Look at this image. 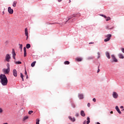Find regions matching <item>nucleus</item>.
Wrapping results in <instances>:
<instances>
[{
    "label": "nucleus",
    "mask_w": 124,
    "mask_h": 124,
    "mask_svg": "<svg viewBox=\"0 0 124 124\" xmlns=\"http://www.w3.org/2000/svg\"><path fill=\"white\" fill-rule=\"evenodd\" d=\"M97 55H98L97 59H99V58H100V53L98 52Z\"/></svg>",
    "instance_id": "nucleus-33"
},
{
    "label": "nucleus",
    "mask_w": 124,
    "mask_h": 124,
    "mask_svg": "<svg viewBox=\"0 0 124 124\" xmlns=\"http://www.w3.org/2000/svg\"><path fill=\"white\" fill-rule=\"evenodd\" d=\"M32 113H33V111H32V110L29 111L28 112L29 115H31V114H32Z\"/></svg>",
    "instance_id": "nucleus-31"
},
{
    "label": "nucleus",
    "mask_w": 124,
    "mask_h": 124,
    "mask_svg": "<svg viewBox=\"0 0 124 124\" xmlns=\"http://www.w3.org/2000/svg\"><path fill=\"white\" fill-rule=\"evenodd\" d=\"M2 13H3V14H4V12H3Z\"/></svg>",
    "instance_id": "nucleus-53"
},
{
    "label": "nucleus",
    "mask_w": 124,
    "mask_h": 124,
    "mask_svg": "<svg viewBox=\"0 0 124 124\" xmlns=\"http://www.w3.org/2000/svg\"><path fill=\"white\" fill-rule=\"evenodd\" d=\"M75 108V106H74V108Z\"/></svg>",
    "instance_id": "nucleus-55"
},
{
    "label": "nucleus",
    "mask_w": 124,
    "mask_h": 124,
    "mask_svg": "<svg viewBox=\"0 0 124 124\" xmlns=\"http://www.w3.org/2000/svg\"><path fill=\"white\" fill-rule=\"evenodd\" d=\"M100 71V70L99 69V68H98L97 70V73H98Z\"/></svg>",
    "instance_id": "nucleus-42"
},
{
    "label": "nucleus",
    "mask_w": 124,
    "mask_h": 124,
    "mask_svg": "<svg viewBox=\"0 0 124 124\" xmlns=\"http://www.w3.org/2000/svg\"><path fill=\"white\" fill-rule=\"evenodd\" d=\"M29 78V76H28V75H26V79H28Z\"/></svg>",
    "instance_id": "nucleus-46"
},
{
    "label": "nucleus",
    "mask_w": 124,
    "mask_h": 124,
    "mask_svg": "<svg viewBox=\"0 0 124 124\" xmlns=\"http://www.w3.org/2000/svg\"><path fill=\"white\" fill-rule=\"evenodd\" d=\"M20 77L21 78H24V75L22 73H20Z\"/></svg>",
    "instance_id": "nucleus-35"
},
{
    "label": "nucleus",
    "mask_w": 124,
    "mask_h": 124,
    "mask_svg": "<svg viewBox=\"0 0 124 124\" xmlns=\"http://www.w3.org/2000/svg\"><path fill=\"white\" fill-rule=\"evenodd\" d=\"M93 43H94L93 42H90V43H89V44H90V45H91V44H93Z\"/></svg>",
    "instance_id": "nucleus-44"
},
{
    "label": "nucleus",
    "mask_w": 124,
    "mask_h": 124,
    "mask_svg": "<svg viewBox=\"0 0 124 124\" xmlns=\"http://www.w3.org/2000/svg\"><path fill=\"white\" fill-rule=\"evenodd\" d=\"M22 79V81H24V78H21Z\"/></svg>",
    "instance_id": "nucleus-51"
},
{
    "label": "nucleus",
    "mask_w": 124,
    "mask_h": 124,
    "mask_svg": "<svg viewBox=\"0 0 124 124\" xmlns=\"http://www.w3.org/2000/svg\"><path fill=\"white\" fill-rule=\"evenodd\" d=\"M13 75H14V76H15V77H17V70H16V69L13 70Z\"/></svg>",
    "instance_id": "nucleus-11"
},
{
    "label": "nucleus",
    "mask_w": 124,
    "mask_h": 124,
    "mask_svg": "<svg viewBox=\"0 0 124 124\" xmlns=\"http://www.w3.org/2000/svg\"><path fill=\"white\" fill-rule=\"evenodd\" d=\"M115 109L116 111L118 112V113H119V114H122V112H121V110H120V108H119V107L116 106L115 107Z\"/></svg>",
    "instance_id": "nucleus-12"
},
{
    "label": "nucleus",
    "mask_w": 124,
    "mask_h": 124,
    "mask_svg": "<svg viewBox=\"0 0 124 124\" xmlns=\"http://www.w3.org/2000/svg\"><path fill=\"white\" fill-rule=\"evenodd\" d=\"M3 112V109L1 108H0V114H1Z\"/></svg>",
    "instance_id": "nucleus-32"
},
{
    "label": "nucleus",
    "mask_w": 124,
    "mask_h": 124,
    "mask_svg": "<svg viewBox=\"0 0 124 124\" xmlns=\"http://www.w3.org/2000/svg\"><path fill=\"white\" fill-rule=\"evenodd\" d=\"M15 62L16 64H21V63H22V62L20 61Z\"/></svg>",
    "instance_id": "nucleus-25"
},
{
    "label": "nucleus",
    "mask_w": 124,
    "mask_h": 124,
    "mask_svg": "<svg viewBox=\"0 0 124 124\" xmlns=\"http://www.w3.org/2000/svg\"><path fill=\"white\" fill-rule=\"evenodd\" d=\"M19 48H20L21 51H22V49H23V45L22 44H19Z\"/></svg>",
    "instance_id": "nucleus-28"
},
{
    "label": "nucleus",
    "mask_w": 124,
    "mask_h": 124,
    "mask_svg": "<svg viewBox=\"0 0 124 124\" xmlns=\"http://www.w3.org/2000/svg\"><path fill=\"white\" fill-rule=\"evenodd\" d=\"M26 48H27V49H29V48H31V44H27L26 45Z\"/></svg>",
    "instance_id": "nucleus-23"
},
{
    "label": "nucleus",
    "mask_w": 124,
    "mask_h": 124,
    "mask_svg": "<svg viewBox=\"0 0 124 124\" xmlns=\"http://www.w3.org/2000/svg\"><path fill=\"white\" fill-rule=\"evenodd\" d=\"M78 116H79V114L77 113V114H76V117H78Z\"/></svg>",
    "instance_id": "nucleus-43"
},
{
    "label": "nucleus",
    "mask_w": 124,
    "mask_h": 124,
    "mask_svg": "<svg viewBox=\"0 0 124 124\" xmlns=\"http://www.w3.org/2000/svg\"><path fill=\"white\" fill-rule=\"evenodd\" d=\"M112 96L113 98L117 99L119 95L118 94V93H117V92H114L112 93Z\"/></svg>",
    "instance_id": "nucleus-5"
},
{
    "label": "nucleus",
    "mask_w": 124,
    "mask_h": 124,
    "mask_svg": "<svg viewBox=\"0 0 124 124\" xmlns=\"http://www.w3.org/2000/svg\"><path fill=\"white\" fill-rule=\"evenodd\" d=\"M121 109H124V106H122L120 107Z\"/></svg>",
    "instance_id": "nucleus-41"
},
{
    "label": "nucleus",
    "mask_w": 124,
    "mask_h": 124,
    "mask_svg": "<svg viewBox=\"0 0 124 124\" xmlns=\"http://www.w3.org/2000/svg\"><path fill=\"white\" fill-rule=\"evenodd\" d=\"M80 114L81 116H82V117H85L86 116V114H85V112H84L83 110H81L80 111Z\"/></svg>",
    "instance_id": "nucleus-18"
},
{
    "label": "nucleus",
    "mask_w": 124,
    "mask_h": 124,
    "mask_svg": "<svg viewBox=\"0 0 124 124\" xmlns=\"http://www.w3.org/2000/svg\"><path fill=\"white\" fill-rule=\"evenodd\" d=\"M13 58L14 59V60H16V58H15V56H13Z\"/></svg>",
    "instance_id": "nucleus-45"
},
{
    "label": "nucleus",
    "mask_w": 124,
    "mask_h": 124,
    "mask_svg": "<svg viewBox=\"0 0 124 124\" xmlns=\"http://www.w3.org/2000/svg\"><path fill=\"white\" fill-rule=\"evenodd\" d=\"M118 57H119V59H124V55H123V54H122V53H119L118 54Z\"/></svg>",
    "instance_id": "nucleus-17"
},
{
    "label": "nucleus",
    "mask_w": 124,
    "mask_h": 124,
    "mask_svg": "<svg viewBox=\"0 0 124 124\" xmlns=\"http://www.w3.org/2000/svg\"><path fill=\"white\" fill-rule=\"evenodd\" d=\"M88 107H91V104L90 103H88L87 104Z\"/></svg>",
    "instance_id": "nucleus-37"
},
{
    "label": "nucleus",
    "mask_w": 124,
    "mask_h": 124,
    "mask_svg": "<svg viewBox=\"0 0 124 124\" xmlns=\"http://www.w3.org/2000/svg\"><path fill=\"white\" fill-rule=\"evenodd\" d=\"M17 4V1H14L13 3V7H16V5Z\"/></svg>",
    "instance_id": "nucleus-20"
},
{
    "label": "nucleus",
    "mask_w": 124,
    "mask_h": 124,
    "mask_svg": "<svg viewBox=\"0 0 124 124\" xmlns=\"http://www.w3.org/2000/svg\"><path fill=\"white\" fill-rule=\"evenodd\" d=\"M93 101L94 102H95L96 101V99H95V98H93Z\"/></svg>",
    "instance_id": "nucleus-39"
},
{
    "label": "nucleus",
    "mask_w": 124,
    "mask_h": 124,
    "mask_svg": "<svg viewBox=\"0 0 124 124\" xmlns=\"http://www.w3.org/2000/svg\"><path fill=\"white\" fill-rule=\"evenodd\" d=\"M2 72H3V73H4V74H9V72H10V69L4 68L2 69Z\"/></svg>",
    "instance_id": "nucleus-4"
},
{
    "label": "nucleus",
    "mask_w": 124,
    "mask_h": 124,
    "mask_svg": "<svg viewBox=\"0 0 124 124\" xmlns=\"http://www.w3.org/2000/svg\"><path fill=\"white\" fill-rule=\"evenodd\" d=\"M100 16H102V17H104V18H107L106 16L104 15H100Z\"/></svg>",
    "instance_id": "nucleus-36"
},
{
    "label": "nucleus",
    "mask_w": 124,
    "mask_h": 124,
    "mask_svg": "<svg viewBox=\"0 0 124 124\" xmlns=\"http://www.w3.org/2000/svg\"><path fill=\"white\" fill-rule=\"evenodd\" d=\"M8 11L10 14H13V9H11V7L8 8Z\"/></svg>",
    "instance_id": "nucleus-7"
},
{
    "label": "nucleus",
    "mask_w": 124,
    "mask_h": 124,
    "mask_svg": "<svg viewBox=\"0 0 124 124\" xmlns=\"http://www.w3.org/2000/svg\"><path fill=\"white\" fill-rule=\"evenodd\" d=\"M122 111H124V108L123 109H122Z\"/></svg>",
    "instance_id": "nucleus-54"
},
{
    "label": "nucleus",
    "mask_w": 124,
    "mask_h": 124,
    "mask_svg": "<svg viewBox=\"0 0 124 124\" xmlns=\"http://www.w3.org/2000/svg\"><path fill=\"white\" fill-rule=\"evenodd\" d=\"M106 37H107L106 39L104 40L105 42H108L109 40L111 39V37H112V35L111 34H108L106 36Z\"/></svg>",
    "instance_id": "nucleus-3"
},
{
    "label": "nucleus",
    "mask_w": 124,
    "mask_h": 124,
    "mask_svg": "<svg viewBox=\"0 0 124 124\" xmlns=\"http://www.w3.org/2000/svg\"><path fill=\"white\" fill-rule=\"evenodd\" d=\"M68 118L70 120V121H71V122H75V121H76V119H75V118L73 117L72 118L71 116H69Z\"/></svg>",
    "instance_id": "nucleus-15"
},
{
    "label": "nucleus",
    "mask_w": 124,
    "mask_h": 124,
    "mask_svg": "<svg viewBox=\"0 0 124 124\" xmlns=\"http://www.w3.org/2000/svg\"><path fill=\"white\" fill-rule=\"evenodd\" d=\"M0 83L2 86H7L8 83V80H7V78L5 75L1 74L0 75Z\"/></svg>",
    "instance_id": "nucleus-1"
},
{
    "label": "nucleus",
    "mask_w": 124,
    "mask_h": 124,
    "mask_svg": "<svg viewBox=\"0 0 124 124\" xmlns=\"http://www.w3.org/2000/svg\"><path fill=\"white\" fill-rule=\"evenodd\" d=\"M24 57H27V48H26V47H24Z\"/></svg>",
    "instance_id": "nucleus-13"
},
{
    "label": "nucleus",
    "mask_w": 124,
    "mask_h": 124,
    "mask_svg": "<svg viewBox=\"0 0 124 124\" xmlns=\"http://www.w3.org/2000/svg\"><path fill=\"white\" fill-rule=\"evenodd\" d=\"M12 55L13 57H16V53H15V50H14V49H12Z\"/></svg>",
    "instance_id": "nucleus-19"
},
{
    "label": "nucleus",
    "mask_w": 124,
    "mask_h": 124,
    "mask_svg": "<svg viewBox=\"0 0 124 124\" xmlns=\"http://www.w3.org/2000/svg\"><path fill=\"white\" fill-rule=\"evenodd\" d=\"M111 58L113 61V62H118V60L116 59V57H115V55H111Z\"/></svg>",
    "instance_id": "nucleus-10"
},
{
    "label": "nucleus",
    "mask_w": 124,
    "mask_h": 124,
    "mask_svg": "<svg viewBox=\"0 0 124 124\" xmlns=\"http://www.w3.org/2000/svg\"><path fill=\"white\" fill-rule=\"evenodd\" d=\"M59 2H61V1H62V0H58Z\"/></svg>",
    "instance_id": "nucleus-47"
},
{
    "label": "nucleus",
    "mask_w": 124,
    "mask_h": 124,
    "mask_svg": "<svg viewBox=\"0 0 124 124\" xmlns=\"http://www.w3.org/2000/svg\"><path fill=\"white\" fill-rule=\"evenodd\" d=\"M113 28V27H110L109 26H106L107 30H112Z\"/></svg>",
    "instance_id": "nucleus-22"
},
{
    "label": "nucleus",
    "mask_w": 124,
    "mask_h": 124,
    "mask_svg": "<svg viewBox=\"0 0 124 124\" xmlns=\"http://www.w3.org/2000/svg\"><path fill=\"white\" fill-rule=\"evenodd\" d=\"M78 96L79 99H83L84 98V95L83 94H78Z\"/></svg>",
    "instance_id": "nucleus-16"
},
{
    "label": "nucleus",
    "mask_w": 124,
    "mask_h": 124,
    "mask_svg": "<svg viewBox=\"0 0 124 124\" xmlns=\"http://www.w3.org/2000/svg\"><path fill=\"white\" fill-rule=\"evenodd\" d=\"M97 124H100V123H99V122H97Z\"/></svg>",
    "instance_id": "nucleus-52"
},
{
    "label": "nucleus",
    "mask_w": 124,
    "mask_h": 124,
    "mask_svg": "<svg viewBox=\"0 0 124 124\" xmlns=\"http://www.w3.org/2000/svg\"><path fill=\"white\" fill-rule=\"evenodd\" d=\"M55 23H49V25H54Z\"/></svg>",
    "instance_id": "nucleus-48"
},
{
    "label": "nucleus",
    "mask_w": 124,
    "mask_h": 124,
    "mask_svg": "<svg viewBox=\"0 0 124 124\" xmlns=\"http://www.w3.org/2000/svg\"><path fill=\"white\" fill-rule=\"evenodd\" d=\"M6 66L8 69H10V65L9 64V63H7Z\"/></svg>",
    "instance_id": "nucleus-27"
},
{
    "label": "nucleus",
    "mask_w": 124,
    "mask_h": 124,
    "mask_svg": "<svg viewBox=\"0 0 124 124\" xmlns=\"http://www.w3.org/2000/svg\"><path fill=\"white\" fill-rule=\"evenodd\" d=\"M29 119V116H24V118H23V120L24 121H26V120Z\"/></svg>",
    "instance_id": "nucleus-26"
},
{
    "label": "nucleus",
    "mask_w": 124,
    "mask_h": 124,
    "mask_svg": "<svg viewBox=\"0 0 124 124\" xmlns=\"http://www.w3.org/2000/svg\"><path fill=\"white\" fill-rule=\"evenodd\" d=\"M121 51H122V52H123V53H124V48H121Z\"/></svg>",
    "instance_id": "nucleus-38"
},
{
    "label": "nucleus",
    "mask_w": 124,
    "mask_h": 124,
    "mask_svg": "<svg viewBox=\"0 0 124 124\" xmlns=\"http://www.w3.org/2000/svg\"><path fill=\"white\" fill-rule=\"evenodd\" d=\"M82 59L81 58H77L76 59V61H77V62H81Z\"/></svg>",
    "instance_id": "nucleus-21"
},
{
    "label": "nucleus",
    "mask_w": 124,
    "mask_h": 124,
    "mask_svg": "<svg viewBox=\"0 0 124 124\" xmlns=\"http://www.w3.org/2000/svg\"><path fill=\"white\" fill-rule=\"evenodd\" d=\"M77 15H78V16H81V14L80 13H78L77 15H73V17H77ZM73 17L68 18V20H67V21L66 22H67L68 21H69V20H70L71 19V18H73Z\"/></svg>",
    "instance_id": "nucleus-9"
},
{
    "label": "nucleus",
    "mask_w": 124,
    "mask_h": 124,
    "mask_svg": "<svg viewBox=\"0 0 124 124\" xmlns=\"http://www.w3.org/2000/svg\"><path fill=\"white\" fill-rule=\"evenodd\" d=\"M110 114H113V111H111L110 112Z\"/></svg>",
    "instance_id": "nucleus-49"
},
{
    "label": "nucleus",
    "mask_w": 124,
    "mask_h": 124,
    "mask_svg": "<svg viewBox=\"0 0 124 124\" xmlns=\"http://www.w3.org/2000/svg\"><path fill=\"white\" fill-rule=\"evenodd\" d=\"M36 62H35V61H34V62H33L32 63H31V66L32 67H33V66H34V65H35V63H36Z\"/></svg>",
    "instance_id": "nucleus-24"
},
{
    "label": "nucleus",
    "mask_w": 124,
    "mask_h": 124,
    "mask_svg": "<svg viewBox=\"0 0 124 124\" xmlns=\"http://www.w3.org/2000/svg\"><path fill=\"white\" fill-rule=\"evenodd\" d=\"M71 2V0H69V3H70Z\"/></svg>",
    "instance_id": "nucleus-50"
},
{
    "label": "nucleus",
    "mask_w": 124,
    "mask_h": 124,
    "mask_svg": "<svg viewBox=\"0 0 124 124\" xmlns=\"http://www.w3.org/2000/svg\"><path fill=\"white\" fill-rule=\"evenodd\" d=\"M25 74V75H28L27 74V70H25V73H24Z\"/></svg>",
    "instance_id": "nucleus-40"
},
{
    "label": "nucleus",
    "mask_w": 124,
    "mask_h": 124,
    "mask_svg": "<svg viewBox=\"0 0 124 124\" xmlns=\"http://www.w3.org/2000/svg\"><path fill=\"white\" fill-rule=\"evenodd\" d=\"M11 59V56H10V55L7 54L5 56V60L6 62H10V60Z\"/></svg>",
    "instance_id": "nucleus-2"
},
{
    "label": "nucleus",
    "mask_w": 124,
    "mask_h": 124,
    "mask_svg": "<svg viewBox=\"0 0 124 124\" xmlns=\"http://www.w3.org/2000/svg\"><path fill=\"white\" fill-rule=\"evenodd\" d=\"M25 33L26 36H27L26 40H28V39L29 38V32L28 31V28L25 29Z\"/></svg>",
    "instance_id": "nucleus-6"
},
{
    "label": "nucleus",
    "mask_w": 124,
    "mask_h": 124,
    "mask_svg": "<svg viewBox=\"0 0 124 124\" xmlns=\"http://www.w3.org/2000/svg\"><path fill=\"white\" fill-rule=\"evenodd\" d=\"M36 121V124H39V122H40L39 119H37Z\"/></svg>",
    "instance_id": "nucleus-30"
},
{
    "label": "nucleus",
    "mask_w": 124,
    "mask_h": 124,
    "mask_svg": "<svg viewBox=\"0 0 124 124\" xmlns=\"http://www.w3.org/2000/svg\"><path fill=\"white\" fill-rule=\"evenodd\" d=\"M64 63L65 64H69L70 63V62H69V61H65V62H64Z\"/></svg>",
    "instance_id": "nucleus-29"
},
{
    "label": "nucleus",
    "mask_w": 124,
    "mask_h": 124,
    "mask_svg": "<svg viewBox=\"0 0 124 124\" xmlns=\"http://www.w3.org/2000/svg\"><path fill=\"white\" fill-rule=\"evenodd\" d=\"M106 57H107L108 59H109L111 58V57H110V53H109L108 51L106 52Z\"/></svg>",
    "instance_id": "nucleus-14"
},
{
    "label": "nucleus",
    "mask_w": 124,
    "mask_h": 124,
    "mask_svg": "<svg viewBox=\"0 0 124 124\" xmlns=\"http://www.w3.org/2000/svg\"><path fill=\"white\" fill-rule=\"evenodd\" d=\"M87 121H84L83 122V124H86V123L87 124H90V122H91V121H90V117H88L87 118Z\"/></svg>",
    "instance_id": "nucleus-8"
},
{
    "label": "nucleus",
    "mask_w": 124,
    "mask_h": 124,
    "mask_svg": "<svg viewBox=\"0 0 124 124\" xmlns=\"http://www.w3.org/2000/svg\"><path fill=\"white\" fill-rule=\"evenodd\" d=\"M106 18H107V19H106V21H109V20H110V17H107H107H106Z\"/></svg>",
    "instance_id": "nucleus-34"
}]
</instances>
